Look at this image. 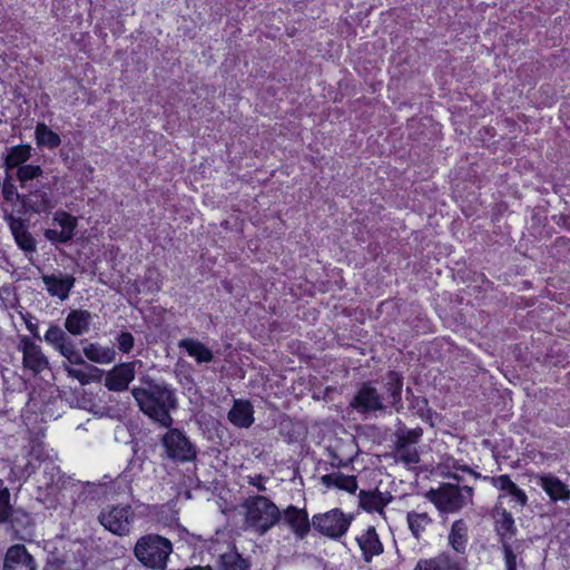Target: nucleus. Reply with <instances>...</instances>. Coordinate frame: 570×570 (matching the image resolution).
Instances as JSON below:
<instances>
[{
    "instance_id": "nucleus-1",
    "label": "nucleus",
    "mask_w": 570,
    "mask_h": 570,
    "mask_svg": "<svg viewBox=\"0 0 570 570\" xmlns=\"http://www.w3.org/2000/svg\"><path fill=\"white\" fill-rule=\"evenodd\" d=\"M131 395L146 416L163 428L171 426V412L178 407V400L170 384L142 375L139 385L131 389Z\"/></svg>"
},
{
    "instance_id": "nucleus-2",
    "label": "nucleus",
    "mask_w": 570,
    "mask_h": 570,
    "mask_svg": "<svg viewBox=\"0 0 570 570\" xmlns=\"http://www.w3.org/2000/svg\"><path fill=\"white\" fill-rule=\"evenodd\" d=\"M242 507L245 509L244 528L259 535L267 533L281 521V510L264 495H250Z\"/></svg>"
},
{
    "instance_id": "nucleus-3",
    "label": "nucleus",
    "mask_w": 570,
    "mask_h": 570,
    "mask_svg": "<svg viewBox=\"0 0 570 570\" xmlns=\"http://www.w3.org/2000/svg\"><path fill=\"white\" fill-rule=\"evenodd\" d=\"M171 553V541L156 533L140 537L134 547L136 559L151 570H165Z\"/></svg>"
},
{
    "instance_id": "nucleus-4",
    "label": "nucleus",
    "mask_w": 570,
    "mask_h": 570,
    "mask_svg": "<svg viewBox=\"0 0 570 570\" xmlns=\"http://www.w3.org/2000/svg\"><path fill=\"white\" fill-rule=\"evenodd\" d=\"M452 479L460 482V478L456 474L451 475ZM473 489L471 487L460 488L459 484L443 483L436 490H430L428 498L435 504V507L448 513H453L461 510L471 499Z\"/></svg>"
},
{
    "instance_id": "nucleus-5",
    "label": "nucleus",
    "mask_w": 570,
    "mask_h": 570,
    "mask_svg": "<svg viewBox=\"0 0 570 570\" xmlns=\"http://www.w3.org/2000/svg\"><path fill=\"white\" fill-rule=\"evenodd\" d=\"M352 518L340 509H332L312 518V527L321 534L331 539H338L346 533Z\"/></svg>"
},
{
    "instance_id": "nucleus-6",
    "label": "nucleus",
    "mask_w": 570,
    "mask_h": 570,
    "mask_svg": "<svg viewBox=\"0 0 570 570\" xmlns=\"http://www.w3.org/2000/svg\"><path fill=\"white\" fill-rule=\"evenodd\" d=\"M161 444L169 459L189 462L196 459L197 451L189 439L178 429H169L161 439Z\"/></svg>"
},
{
    "instance_id": "nucleus-7",
    "label": "nucleus",
    "mask_w": 570,
    "mask_h": 570,
    "mask_svg": "<svg viewBox=\"0 0 570 570\" xmlns=\"http://www.w3.org/2000/svg\"><path fill=\"white\" fill-rule=\"evenodd\" d=\"M100 524L117 535L129 533L134 520L130 505H110L105 508L98 517Z\"/></svg>"
},
{
    "instance_id": "nucleus-8",
    "label": "nucleus",
    "mask_w": 570,
    "mask_h": 570,
    "mask_svg": "<svg viewBox=\"0 0 570 570\" xmlns=\"http://www.w3.org/2000/svg\"><path fill=\"white\" fill-rule=\"evenodd\" d=\"M45 341L52 345L70 364H85V360L73 340L60 326L50 325L45 334Z\"/></svg>"
},
{
    "instance_id": "nucleus-9",
    "label": "nucleus",
    "mask_w": 570,
    "mask_h": 570,
    "mask_svg": "<svg viewBox=\"0 0 570 570\" xmlns=\"http://www.w3.org/2000/svg\"><path fill=\"white\" fill-rule=\"evenodd\" d=\"M350 405L361 414H368L376 411H385L384 397L376 387L370 383H363Z\"/></svg>"
},
{
    "instance_id": "nucleus-10",
    "label": "nucleus",
    "mask_w": 570,
    "mask_h": 570,
    "mask_svg": "<svg viewBox=\"0 0 570 570\" xmlns=\"http://www.w3.org/2000/svg\"><path fill=\"white\" fill-rule=\"evenodd\" d=\"M484 479L490 480L491 484L501 492L495 504L502 505L503 499L509 497L510 502H513L514 505L521 508L528 505L527 493L511 480L510 475L500 474L497 476H485Z\"/></svg>"
},
{
    "instance_id": "nucleus-11",
    "label": "nucleus",
    "mask_w": 570,
    "mask_h": 570,
    "mask_svg": "<svg viewBox=\"0 0 570 570\" xmlns=\"http://www.w3.org/2000/svg\"><path fill=\"white\" fill-rule=\"evenodd\" d=\"M3 218L8 224L18 247L22 249L26 254L36 253L37 240L28 230L27 220L21 217H16L12 213H8L6 210Z\"/></svg>"
},
{
    "instance_id": "nucleus-12",
    "label": "nucleus",
    "mask_w": 570,
    "mask_h": 570,
    "mask_svg": "<svg viewBox=\"0 0 570 570\" xmlns=\"http://www.w3.org/2000/svg\"><path fill=\"white\" fill-rule=\"evenodd\" d=\"M18 348L22 352L24 368L32 371L33 374H39L49 366L48 358L42 353L41 347L32 342L30 337L22 336Z\"/></svg>"
},
{
    "instance_id": "nucleus-13",
    "label": "nucleus",
    "mask_w": 570,
    "mask_h": 570,
    "mask_svg": "<svg viewBox=\"0 0 570 570\" xmlns=\"http://www.w3.org/2000/svg\"><path fill=\"white\" fill-rule=\"evenodd\" d=\"M138 362H126L116 365L109 371L105 377V386L109 391L122 392L126 391L134 381L136 375V365Z\"/></svg>"
},
{
    "instance_id": "nucleus-14",
    "label": "nucleus",
    "mask_w": 570,
    "mask_h": 570,
    "mask_svg": "<svg viewBox=\"0 0 570 570\" xmlns=\"http://www.w3.org/2000/svg\"><path fill=\"white\" fill-rule=\"evenodd\" d=\"M281 521L288 525L295 537L301 540L308 534L312 525L307 511L295 505H288L281 511Z\"/></svg>"
},
{
    "instance_id": "nucleus-15",
    "label": "nucleus",
    "mask_w": 570,
    "mask_h": 570,
    "mask_svg": "<svg viewBox=\"0 0 570 570\" xmlns=\"http://www.w3.org/2000/svg\"><path fill=\"white\" fill-rule=\"evenodd\" d=\"M27 193L22 197V207L26 212L43 213L51 208V202L48 190L50 186L36 185L30 189H26Z\"/></svg>"
},
{
    "instance_id": "nucleus-16",
    "label": "nucleus",
    "mask_w": 570,
    "mask_h": 570,
    "mask_svg": "<svg viewBox=\"0 0 570 570\" xmlns=\"http://www.w3.org/2000/svg\"><path fill=\"white\" fill-rule=\"evenodd\" d=\"M3 570H36V563L23 544H14L6 553Z\"/></svg>"
},
{
    "instance_id": "nucleus-17",
    "label": "nucleus",
    "mask_w": 570,
    "mask_h": 570,
    "mask_svg": "<svg viewBox=\"0 0 570 570\" xmlns=\"http://www.w3.org/2000/svg\"><path fill=\"white\" fill-rule=\"evenodd\" d=\"M537 484L549 495L551 501H567L570 499V490L556 475L550 473L535 475Z\"/></svg>"
},
{
    "instance_id": "nucleus-18",
    "label": "nucleus",
    "mask_w": 570,
    "mask_h": 570,
    "mask_svg": "<svg viewBox=\"0 0 570 570\" xmlns=\"http://www.w3.org/2000/svg\"><path fill=\"white\" fill-rule=\"evenodd\" d=\"M357 544L362 551V558L365 562H371L374 557L383 553V544L380 541L376 529L373 525L367 527L362 534L356 537Z\"/></svg>"
},
{
    "instance_id": "nucleus-19",
    "label": "nucleus",
    "mask_w": 570,
    "mask_h": 570,
    "mask_svg": "<svg viewBox=\"0 0 570 570\" xmlns=\"http://www.w3.org/2000/svg\"><path fill=\"white\" fill-rule=\"evenodd\" d=\"M41 279L46 285L48 293L51 296L60 298L61 301L68 298L76 281L73 276L63 275L62 273L42 275Z\"/></svg>"
},
{
    "instance_id": "nucleus-20",
    "label": "nucleus",
    "mask_w": 570,
    "mask_h": 570,
    "mask_svg": "<svg viewBox=\"0 0 570 570\" xmlns=\"http://www.w3.org/2000/svg\"><path fill=\"white\" fill-rule=\"evenodd\" d=\"M465 564L464 558H451L441 553L435 558L420 560L414 570H464Z\"/></svg>"
},
{
    "instance_id": "nucleus-21",
    "label": "nucleus",
    "mask_w": 570,
    "mask_h": 570,
    "mask_svg": "<svg viewBox=\"0 0 570 570\" xmlns=\"http://www.w3.org/2000/svg\"><path fill=\"white\" fill-rule=\"evenodd\" d=\"M494 525L497 534L500 537L501 542H508L517 533V527L512 514L503 508V505L495 504L493 509Z\"/></svg>"
},
{
    "instance_id": "nucleus-22",
    "label": "nucleus",
    "mask_w": 570,
    "mask_h": 570,
    "mask_svg": "<svg viewBox=\"0 0 570 570\" xmlns=\"http://www.w3.org/2000/svg\"><path fill=\"white\" fill-rule=\"evenodd\" d=\"M391 500L392 495L389 492H381L377 489L373 491L361 490L358 493L360 507L367 512H379L382 514Z\"/></svg>"
},
{
    "instance_id": "nucleus-23",
    "label": "nucleus",
    "mask_w": 570,
    "mask_h": 570,
    "mask_svg": "<svg viewBox=\"0 0 570 570\" xmlns=\"http://www.w3.org/2000/svg\"><path fill=\"white\" fill-rule=\"evenodd\" d=\"M92 315L86 309H72L65 320L66 331L73 335L80 336L90 330Z\"/></svg>"
},
{
    "instance_id": "nucleus-24",
    "label": "nucleus",
    "mask_w": 570,
    "mask_h": 570,
    "mask_svg": "<svg viewBox=\"0 0 570 570\" xmlns=\"http://www.w3.org/2000/svg\"><path fill=\"white\" fill-rule=\"evenodd\" d=\"M402 376L394 371H390L384 385V395L382 396L384 397V401H386L387 404L393 406L397 412L402 409Z\"/></svg>"
},
{
    "instance_id": "nucleus-25",
    "label": "nucleus",
    "mask_w": 570,
    "mask_h": 570,
    "mask_svg": "<svg viewBox=\"0 0 570 570\" xmlns=\"http://www.w3.org/2000/svg\"><path fill=\"white\" fill-rule=\"evenodd\" d=\"M31 146L18 145L8 150L3 160L4 173H11L18 168L26 166L27 161L31 158Z\"/></svg>"
},
{
    "instance_id": "nucleus-26",
    "label": "nucleus",
    "mask_w": 570,
    "mask_h": 570,
    "mask_svg": "<svg viewBox=\"0 0 570 570\" xmlns=\"http://www.w3.org/2000/svg\"><path fill=\"white\" fill-rule=\"evenodd\" d=\"M449 544L459 554H464L469 540V527L462 519L452 523L449 533Z\"/></svg>"
},
{
    "instance_id": "nucleus-27",
    "label": "nucleus",
    "mask_w": 570,
    "mask_h": 570,
    "mask_svg": "<svg viewBox=\"0 0 570 570\" xmlns=\"http://www.w3.org/2000/svg\"><path fill=\"white\" fill-rule=\"evenodd\" d=\"M228 420L236 426L248 428L253 424V406L248 401L236 400L228 412Z\"/></svg>"
},
{
    "instance_id": "nucleus-28",
    "label": "nucleus",
    "mask_w": 570,
    "mask_h": 570,
    "mask_svg": "<svg viewBox=\"0 0 570 570\" xmlns=\"http://www.w3.org/2000/svg\"><path fill=\"white\" fill-rule=\"evenodd\" d=\"M321 482L326 488H336L354 493L357 490V481L354 475H345L341 472L324 474Z\"/></svg>"
},
{
    "instance_id": "nucleus-29",
    "label": "nucleus",
    "mask_w": 570,
    "mask_h": 570,
    "mask_svg": "<svg viewBox=\"0 0 570 570\" xmlns=\"http://www.w3.org/2000/svg\"><path fill=\"white\" fill-rule=\"evenodd\" d=\"M179 347L184 348L198 363H209L214 358L213 352L202 342L185 338L179 342Z\"/></svg>"
},
{
    "instance_id": "nucleus-30",
    "label": "nucleus",
    "mask_w": 570,
    "mask_h": 570,
    "mask_svg": "<svg viewBox=\"0 0 570 570\" xmlns=\"http://www.w3.org/2000/svg\"><path fill=\"white\" fill-rule=\"evenodd\" d=\"M85 356L95 363L109 364L116 360V351L112 347L89 343L83 347Z\"/></svg>"
},
{
    "instance_id": "nucleus-31",
    "label": "nucleus",
    "mask_w": 570,
    "mask_h": 570,
    "mask_svg": "<svg viewBox=\"0 0 570 570\" xmlns=\"http://www.w3.org/2000/svg\"><path fill=\"white\" fill-rule=\"evenodd\" d=\"M42 174L43 170L39 165L28 164L16 170V178L21 189H30L38 185V179Z\"/></svg>"
},
{
    "instance_id": "nucleus-32",
    "label": "nucleus",
    "mask_w": 570,
    "mask_h": 570,
    "mask_svg": "<svg viewBox=\"0 0 570 570\" xmlns=\"http://www.w3.org/2000/svg\"><path fill=\"white\" fill-rule=\"evenodd\" d=\"M250 562L235 548L219 556V570H250Z\"/></svg>"
},
{
    "instance_id": "nucleus-33",
    "label": "nucleus",
    "mask_w": 570,
    "mask_h": 570,
    "mask_svg": "<svg viewBox=\"0 0 570 570\" xmlns=\"http://www.w3.org/2000/svg\"><path fill=\"white\" fill-rule=\"evenodd\" d=\"M409 529L415 539H420L428 527L432 523V519L426 512L410 511L406 515Z\"/></svg>"
},
{
    "instance_id": "nucleus-34",
    "label": "nucleus",
    "mask_w": 570,
    "mask_h": 570,
    "mask_svg": "<svg viewBox=\"0 0 570 570\" xmlns=\"http://www.w3.org/2000/svg\"><path fill=\"white\" fill-rule=\"evenodd\" d=\"M35 136L38 146H45L49 149H55L61 144L59 135L43 122H39L36 126Z\"/></svg>"
},
{
    "instance_id": "nucleus-35",
    "label": "nucleus",
    "mask_w": 570,
    "mask_h": 570,
    "mask_svg": "<svg viewBox=\"0 0 570 570\" xmlns=\"http://www.w3.org/2000/svg\"><path fill=\"white\" fill-rule=\"evenodd\" d=\"M55 220L58 222L61 227L60 236L62 238V243L69 242L73 237V232L77 226L76 218L62 212L56 215Z\"/></svg>"
},
{
    "instance_id": "nucleus-36",
    "label": "nucleus",
    "mask_w": 570,
    "mask_h": 570,
    "mask_svg": "<svg viewBox=\"0 0 570 570\" xmlns=\"http://www.w3.org/2000/svg\"><path fill=\"white\" fill-rule=\"evenodd\" d=\"M0 190L4 202L13 203L17 200L22 205L23 194L18 193V189L13 183V175L11 173H6Z\"/></svg>"
},
{
    "instance_id": "nucleus-37",
    "label": "nucleus",
    "mask_w": 570,
    "mask_h": 570,
    "mask_svg": "<svg viewBox=\"0 0 570 570\" xmlns=\"http://www.w3.org/2000/svg\"><path fill=\"white\" fill-rule=\"evenodd\" d=\"M10 492L3 487V481L0 480V523L10 521L14 522L16 512L12 511L10 505Z\"/></svg>"
},
{
    "instance_id": "nucleus-38",
    "label": "nucleus",
    "mask_w": 570,
    "mask_h": 570,
    "mask_svg": "<svg viewBox=\"0 0 570 570\" xmlns=\"http://www.w3.org/2000/svg\"><path fill=\"white\" fill-rule=\"evenodd\" d=\"M396 455L406 464H416L420 461L419 452L413 445L396 443Z\"/></svg>"
},
{
    "instance_id": "nucleus-39",
    "label": "nucleus",
    "mask_w": 570,
    "mask_h": 570,
    "mask_svg": "<svg viewBox=\"0 0 570 570\" xmlns=\"http://www.w3.org/2000/svg\"><path fill=\"white\" fill-rule=\"evenodd\" d=\"M422 433L423 431L421 428L412 430H400L397 432L396 443L415 446V444L420 441Z\"/></svg>"
},
{
    "instance_id": "nucleus-40",
    "label": "nucleus",
    "mask_w": 570,
    "mask_h": 570,
    "mask_svg": "<svg viewBox=\"0 0 570 570\" xmlns=\"http://www.w3.org/2000/svg\"><path fill=\"white\" fill-rule=\"evenodd\" d=\"M116 341H117L119 351H121L122 353H126V354L131 352V350L134 347L135 340L130 332H121L116 337Z\"/></svg>"
},
{
    "instance_id": "nucleus-41",
    "label": "nucleus",
    "mask_w": 570,
    "mask_h": 570,
    "mask_svg": "<svg viewBox=\"0 0 570 570\" xmlns=\"http://www.w3.org/2000/svg\"><path fill=\"white\" fill-rule=\"evenodd\" d=\"M356 454H357V450H354L353 454L350 456H346V458L336 451L331 452V456H332L331 465L335 466V468H347L350 464L353 463Z\"/></svg>"
},
{
    "instance_id": "nucleus-42",
    "label": "nucleus",
    "mask_w": 570,
    "mask_h": 570,
    "mask_svg": "<svg viewBox=\"0 0 570 570\" xmlns=\"http://www.w3.org/2000/svg\"><path fill=\"white\" fill-rule=\"evenodd\" d=\"M502 549L504 553L507 570H517V556L509 542H503Z\"/></svg>"
},
{
    "instance_id": "nucleus-43",
    "label": "nucleus",
    "mask_w": 570,
    "mask_h": 570,
    "mask_svg": "<svg viewBox=\"0 0 570 570\" xmlns=\"http://www.w3.org/2000/svg\"><path fill=\"white\" fill-rule=\"evenodd\" d=\"M265 480H266V478L263 476L262 474H257V475H254V476H248V483L250 485L255 487L261 492H265L266 491V487L264 484Z\"/></svg>"
},
{
    "instance_id": "nucleus-44",
    "label": "nucleus",
    "mask_w": 570,
    "mask_h": 570,
    "mask_svg": "<svg viewBox=\"0 0 570 570\" xmlns=\"http://www.w3.org/2000/svg\"><path fill=\"white\" fill-rule=\"evenodd\" d=\"M63 367L69 377L77 379L81 383L83 382L85 373L82 371L70 367L69 365H63Z\"/></svg>"
},
{
    "instance_id": "nucleus-45",
    "label": "nucleus",
    "mask_w": 570,
    "mask_h": 570,
    "mask_svg": "<svg viewBox=\"0 0 570 570\" xmlns=\"http://www.w3.org/2000/svg\"><path fill=\"white\" fill-rule=\"evenodd\" d=\"M45 237L50 242H58L62 243V238L60 236V230L56 229H46L45 230Z\"/></svg>"
},
{
    "instance_id": "nucleus-46",
    "label": "nucleus",
    "mask_w": 570,
    "mask_h": 570,
    "mask_svg": "<svg viewBox=\"0 0 570 570\" xmlns=\"http://www.w3.org/2000/svg\"><path fill=\"white\" fill-rule=\"evenodd\" d=\"M35 466L31 464V462H28L24 468H22L20 470L21 472V476L23 478V481H26L33 472H35Z\"/></svg>"
},
{
    "instance_id": "nucleus-47",
    "label": "nucleus",
    "mask_w": 570,
    "mask_h": 570,
    "mask_svg": "<svg viewBox=\"0 0 570 570\" xmlns=\"http://www.w3.org/2000/svg\"><path fill=\"white\" fill-rule=\"evenodd\" d=\"M8 478L11 482H14L17 480L18 481L23 480V478L21 476V472L20 471L18 472L14 466L10 468V473H9Z\"/></svg>"
},
{
    "instance_id": "nucleus-48",
    "label": "nucleus",
    "mask_w": 570,
    "mask_h": 570,
    "mask_svg": "<svg viewBox=\"0 0 570 570\" xmlns=\"http://www.w3.org/2000/svg\"><path fill=\"white\" fill-rule=\"evenodd\" d=\"M184 570H213V569L209 566H205V567L195 566V567H188V568H186Z\"/></svg>"
},
{
    "instance_id": "nucleus-49",
    "label": "nucleus",
    "mask_w": 570,
    "mask_h": 570,
    "mask_svg": "<svg viewBox=\"0 0 570 570\" xmlns=\"http://www.w3.org/2000/svg\"><path fill=\"white\" fill-rule=\"evenodd\" d=\"M27 327H28V330H29L30 332H32V333H33V335H35L37 338H40V337H39V335H38V333L36 332V326H35L33 324H31V323H27Z\"/></svg>"
},
{
    "instance_id": "nucleus-50",
    "label": "nucleus",
    "mask_w": 570,
    "mask_h": 570,
    "mask_svg": "<svg viewBox=\"0 0 570 570\" xmlns=\"http://www.w3.org/2000/svg\"><path fill=\"white\" fill-rule=\"evenodd\" d=\"M59 472H60V471H59V468H57V466H55V465H52V466L50 468V473H51V475H52V476H53V474H55V473H57V474H58Z\"/></svg>"
},
{
    "instance_id": "nucleus-51",
    "label": "nucleus",
    "mask_w": 570,
    "mask_h": 570,
    "mask_svg": "<svg viewBox=\"0 0 570 570\" xmlns=\"http://www.w3.org/2000/svg\"><path fill=\"white\" fill-rule=\"evenodd\" d=\"M348 448H351L352 450H354L356 448V444L354 443V441H351L348 444H347Z\"/></svg>"
},
{
    "instance_id": "nucleus-52",
    "label": "nucleus",
    "mask_w": 570,
    "mask_h": 570,
    "mask_svg": "<svg viewBox=\"0 0 570 570\" xmlns=\"http://www.w3.org/2000/svg\"><path fill=\"white\" fill-rule=\"evenodd\" d=\"M463 471L471 472V470L468 466L462 468Z\"/></svg>"
},
{
    "instance_id": "nucleus-53",
    "label": "nucleus",
    "mask_w": 570,
    "mask_h": 570,
    "mask_svg": "<svg viewBox=\"0 0 570 570\" xmlns=\"http://www.w3.org/2000/svg\"><path fill=\"white\" fill-rule=\"evenodd\" d=\"M36 453V449L33 448L32 451H30V454L33 455Z\"/></svg>"
}]
</instances>
